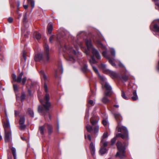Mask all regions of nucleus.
Returning <instances> with one entry per match:
<instances>
[{
	"mask_svg": "<svg viewBox=\"0 0 159 159\" xmlns=\"http://www.w3.org/2000/svg\"><path fill=\"white\" fill-rule=\"evenodd\" d=\"M85 43L87 47V50H85L84 52L88 57V56L91 57V58L89 60V61L93 67V70L98 75V76L103 81H105L106 78L104 76L100 75L97 68L93 66L94 64L97 62L95 59L94 57H95L98 59H100L101 58L99 52L93 46L91 40L90 39L87 38L85 39Z\"/></svg>",
	"mask_w": 159,
	"mask_h": 159,
	"instance_id": "f257e3e1",
	"label": "nucleus"
},
{
	"mask_svg": "<svg viewBox=\"0 0 159 159\" xmlns=\"http://www.w3.org/2000/svg\"><path fill=\"white\" fill-rule=\"evenodd\" d=\"M39 73L40 74L42 82L44 83V88L46 93L44 98L45 101V104H44V101L42 99H40V101L43 104L44 108L42 106H39L38 107V111L39 113H42L45 111H48L50 106V102L49 101L50 98L49 95L48 93V85L49 83V76L46 74L43 71L41 70Z\"/></svg>",
	"mask_w": 159,
	"mask_h": 159,
	"instance_id": "f03ea898",
	"label": "nucleus"
},
{
	"mask_svg": "<svg viewBox=\"0 0 159 159\" xmlns=\"http://www.w3.org/2000/svg\"><path fill=\"white\" fill-rule=\"evenodd\" d=\"M115 118L118 122V125L117 127L118 131L121 133H118L116 135V137H120L124 139L128 140L129 139L128 132L127 128L124 126H120L119 123L122 120L121 115L119 113H115L114 114Z\"/></svg>",
	"mask_w": 159,
	"mask_h": 159,
	"instance_id": "7ed1b4c3",
	"label": "nucleus"
},
{
	"mask_svg": "<svg viewBox=\"0 0 159 159\" xmlns=\"http://www.w3.org/2000/svg\"><path fill=\"white\" fill-rule=\"evenodd\" d=\"M63 50L67 54L65 56L66 59L74 63L75 61V58L78 56L79 52H76L68 43L64 45Z\"/></svg>",
	"mask_w": 159,
	"mask_h": 159,
	"instance_id": "20e7f679",
	"label": "nucleus"
},
{
	"mask_svg": "<svg viewBox=\"0 0 159 159\" xmlns=\"http://www.w3.org/2000/svg\"><path fill=\"white\" fill-rule=\"evenodd\" d=\"M44 54L43 56L42 54H38L34 56V60L35 61H42L45 63L48 62L49 60V47L48 44H45L44 45Z\"/></svg>",
	"mask_w": 159,
	"mask_h": 159,
	"instance_id": "39448f33",
	"label": "nucleus"
},
{
	"mask_svg": "<svg viewBox=\"0 0 159 159\" xmlns=\"http://www.w3.org/2000/svg\"><path fill=\"white\" fill-rule=\"evenodd\" d=\"M128 145L127 142L122 143L120 141L116 143V146L118 151L116 153V157H119L120 159H124L126 157L125 154V150Z\"/></svg>",
	"mask_w": 159,
	"mask_h": 159,
	"instance_id": "423d86ee",
	"label": "nucleus"
},
{
	"mask_svg": "<svg viewBox=\"0 0 159 159\" xmlns=\"http://www.w3.org/2000/svg\"><path fill=\"white\" fill-rule=\"evenodd\" d=\"M99 117L98 116H94L91 117L90 121L92 125V126L88 125L86 126L87 131L89 132H92L93 133H97L99 130V126L97 125L98 122Z\"/></svg>",
	"mask_w": 159,
	"mask_h": 159,
	"instance_id": "0eeeda50",
	"label": "nucleus"
},
{
	"mask_svg": "<svg viewBox=\"0 0 159 159\" xmlns=\"http://www.w3.org/2000/svg\"><path fill=\"white\" fill-rule=\"evenodd\" d=\"M27 19V16L26 14H25L24 16L23 19V23L24 26L21 28L22 34L25 38L28 37V35L30 34V31H28L26 29L28 28V25L27 24L26 20Z\"/></svg>",
	"mask_w": 159,
	"mask_h": 159,
	"instance_id": "6e6552de",
	"label": "nucleus"
},
{
	"mask_svg": "<svg viewBox=\"0 0 159 159\" xmlns=\"http://www.w3.org/2000/svg\"><path fill=\"white\" fill-rule=\"evenodd\" d=\"M100 67L102 69L103 72L107 74H109L112 78H115L117 77V75L116 73L115 72L107 69L106 65L101 64Z\"/></svg>",
	"mask_w": 159,
	"mask_h": 159,
	"instance_id": "1a4fd4ad",
	"label": "nucleus"
},
{
	"mask_svg": "<svg viewBox=\"0 0 159 159\" xmlns=\"http://www.w3.org/2000/svg\"><path fill=\"white\" fill-rule=\"evenodd\" d=\"M106 79H105V80L104 81L105 82L104 87L106 90V91L104 93L107 96H111L112 93V88L109 84L106 81Z\"/></svg>",
	"mask_w": 159,
	"mask_h": 159,
	"instance_id": "9d476101",
	"label": "nucleus"
},
{
	"mask_svg": "<svg viewBox=\"0 0 159 159\" xmlns=\"http://www.w3.org/2000/svg\"><path fill=\"white\" fill-rule=\"evenodd\" d=\"M25 118L24 116H20L19 121V128L21 130L25 129L26 125L25 124Z\"/></svg>",
	"mask_w": 159,
	"mask_h": 159,
	"instance_id": "9b49d317",
	"label": "nucleus"
},
{
	"mask_svg": "<svg viewBox=\"0 0 159 159\" xmlns=\"http://www.w3.org/2000/svg\"><path fill=\"white\" fill-rule=\"evenodd\" d=\"M6 116H7L6 122H3V125L4 129L5 132L11 131L10 126L9 120L7 114H6Z\"/></svg>",
	"mask_w": 159,
	"mask_h": 159,
	"instance_id": "f8f14e48",
	"label": "nucleus"
},
{
	"mask_svg": "<svg viewBox=\"0 0 159 159\" xmlns=\"http://www.w3.org/2000/svg\"><path fill=\"white\" fill-rule=\"evenodd\" d=\"M23 75V72H21V73L19 74L16 79V82L18 83H20L21 81H22V84L24 85L26 81V77H24L22 79V76Z\"/></svg>",
	"mask_w": 159,
	"mask_h": 159,
	"instance_id": "ddd939ff",
	"label": "nucleus"
},
{
	"mask_svg": "<svg viewBox=\"0 0 159 159\" xmlns=\"http://www.w3.org/2000/svg\"><path fill=\"white\" fill-rule=\"evenodd\" d=\"M11 139V131L5 132V140L6 142H10Z\"/></svg>",
	"mask_w": 159,
	"mask_h": 159,
	"instance_id": "4468645a",
	"label": "nucleus"
},
{
	"mask_svg": "<svg viewBox=\"0 0 159 159\" xmlns=\"http://www.w3.org/2000/svg\"><path fill=\"white\" fill-rule=\"evenodd\" d=\"M101 116L103 118L102 123L103 125L105 126H107L109 125V123L107 120V116L104 113L102 114Z\"/></svg>",
	"mask_w": 159,
	"mask_h": 159,
	"instance_id": "2eb2a0df",
	"label": "nucleus"
},
{
	"mask_svg": "<svg viewBox=\"0 0 159 159\" xmlns=\"http://www.w3.org/2000/svg\"><path fill=\"white\" fill-rule=\"evenodd\" d=\"M73 43L76 49H78L79 47H80L81 48H83L82 46V43L80 41L77 40H76L75 42H73Z\"/></svg>",
	"mask_w": 159,
	"mask_h": 159,
	"instance_id": "dca6fc26",
	"label": "nucleus"
},
{
	"mask_svg": "<svg viewBox=\"0 0 159 159\" xmlns=\"http://www.w3.org/2000/svg\"><path fill=\"white\" fill-rule=\"evenodd\" d=\"M89 148L91 155L92 156H93L95 154V146L93 143H91L89 146Z\"/></svg>",
	"mask_w": 159,
	"mask_h": 159,
	"instance_id": "f3484780",
	"label": "nucleus"
},
{
	"mask_svg": "<svg viewBox=\"0 0 159 159\" xmlns=\"http://www.w3.org/2000/svg\"><path fill=\"white\" fill-rule=\"evenodd\" d=\"M110 96H111L106 95L104 93V96L101 100V101L104 103L107 104L110 101V100L108 99L107 97H110Z\"/></svg>",
	"mask_w": 159,
	"mask_h": 159,
	"instance_id": "a211bd4d",
	"label": "nucleus"
},
{
	"mask_svg": "<svg viewBox=\"0 0 159 159\" xmlns=\"http://www.w3.org/2000/svg\"><path fill=\"white\" fill-rule=\"evenodd\" d=\"M59 66H58L57 69L55 71V76H57L58 74L59 71H61V74H62L63 72V69L62 67V64L61 63H59Z\"/></svg>",
	"mask_w": 159,
	"mask_h": 159,
	"instance_id": "6ab92c4d",
	"label": "nucleus"
},
{
	"mask_svg": "<svg viewBox=\"0 0 159 159\" xmlns=\"http://www.w3.org/2000/svg\"><path fill=\"white\" fill-rule=\"evenodd\" d=\"M133 101H135L138 99V97L137 95L136 90H134L133 92V96L131 98Z\"/></svg>",
	"mask_w": 159,
	"mask_h": 159,
	"instance_id": "aec40b11",
	"label": "nucleus"
},
{
	"mask_svg": "<svg viewBox=\"0 0 159 159\" xmlns=\"http://www.w3.org/2000/svg\"><path fill=\"white\" fill-rule=\"evenodd\" d=\"M47 29L48 33L50 34H51L53 30L52 25L49 23L48 25Z\"/></svg>",
	"mask_w": 159,
	"mask_h": 159,
	"instance_id": "412c9836",
	"label": "nucleus"
},
{
	"mask_svg": "<svg viewBox=\"0 0 159 159\" xmlns=\"http://www.w3.org/2000/svg\"><path fill=\"white\" fill-rule=\"evenodd\" d=\"M11 150L12 151V153L14 159H16V148L13 147H12L11 148Z\"/></svg>",
	"mask_w": 159,
	"mask_h": 159,
	"instance_id": "4be33fe9",
	"label": "nucleus"
},
{
	"mask_svg": "<svg viewBox=\"0 0 159 159\" xmlns=\"http://www.w3.org/2000/svg\"><path fill=\"white\" fill-rule=\"evenodd\" d=\"M34 38L39 40L41 38V34L37 32H35L34 34Z\"/></svg>",
	"mask_w": 159,
	"mask_h": 159,
	"instance_id": "5701e85b",
	"label": "nucleus"
},
{
	"mask_svg": "<svg viewBox=\"0 0 159 159\" xmlns=\"http://www.w3.org/2000/svg\"><path fill=\"white\" fill-rule=\"evenodd\" d=\"M48 127V132L49 134H50L52 132V128L51 125L49 124H47Z\"/></svg>",
	"mask_w": 159,
	"mask_h": 159,
	"instance_id": "b1692460",
	"label": "nucleus"
},
{
	"mask_svg": "<svg viewBox=\"0 0 159 159\" xmlns=\"http://www.w3.org/2000/svg\"><path fill=\"white\" fill-rule=\"evenodd\" d=\"M28 112L29 115L31 117H34V113L33 110L32 109L30 108H29L28 109Z\"/></svg>",
	"mask_w": 159,
	"mask_h": 159,
	"instance_id": "393cba45",
	"label": "nucleus"
},
{
	"mask_svg": "<svg viewBox=\"0 0 159 159\" xmlns=\"http://www.w3.org/2000/svg\"><path fill=\"white\" fill-rule=\"evenodd\" d=\"M108 143L107 142L105 139H102L101 142V144L104 147H105L107 145Z\"/></svg>",
	"mask_w": 159,
	"mask_h": 159,
	"instance_id": "a878e982",
	"label": "nucleus"
},
{
	"mask_svg": "<svg viewBox=\"0 0 159 159\" xmlns=\"http://www.w3.org/2000/svg\"><path fill=\"white\" fill-rule=\"evenodd\" d=\"M153 28L156 32H159V26L157 24H155L153 25Z\"/></svg>",
	"mask_w": 159,
	"mask_h": 159,
	"instance_id": "bb28decb",
	"label": "nucleus"
},
{
	"mask_svg": "<svg viewBox=\"0 0 159 159\" xmlns=\"http://www.w3.org/2000/svg\"><path fill=\"white\" fill-rule=\"evenodd\" d=\"M95 102H94L93 100H89L88 101L87 106L88 107L89 106V105L91 106H93Z\"/></svg>",
	"mask_w": 159,
	"mask_h": 159,
	"instance_id": "cd10ccee",
	"label": "nucleus"
},
{
	"mask_svg": "<svg viewBox=\"0 0 159 159\" xmlns=\"http://www.w3.org/2000/svg\"><path fill=\"white\" fill-rule=\"evenodd\" d=\"M107 151V149L105 148H102L100 150V152L101 154H104Z\"/></svg>",
	"mask_w": 159,
	"mask_h": 159,
	"instance_id": "c85d7f7f",
	"label": "nucleus"
},
{
	"mask_svg": "<svg viewBox=\"0 0 159 159\" xmlns=\"http://www.w3.org/2000/svg\"><path fill=\"white\" fill-rule=\"evenodd\" d=\"M97 43L99 45L101 48L103 49H107L106 47L104 46L101 42L99 40L97 41Z\"/></svg>",
	"mask_w": 159,
	"mask_h": 159,
	"instance_id": "c756f323",
	"label": "nucleus"
},
{
	"mask_svg": "<svg viewBox=\"0 0 159 159\" xmlns=\"http://www.w3.org/2000/svg\"><path fill=\"white\" fill-rule=\"evenodd\" d=\"M25 93L24 92H22L21 93V95L20 97V100L21 102H23L25 98Z\"/></svg>",
	"mask_w": 159,
	"mask_h": 159,
	"instance_id": "7c9ffc66",
	"label": "nucleus"
},
{
	"mask_svg": "<svg viewBox=\"0 0 159 159\" xmlns=\"http://www.w3.org/2000/svg\"><path fill=\"white\" fill-rule=\"evenodd\" d=\"M44 126H41L39 127V130L40 134H44Z\"/></svg>",
	"mask_w": 159,
	"mask_h": 159,
	"instance_id": "2f4dec72",
	"label": "nucleus"
},
{
	"mask_svg": "<svg viewBox=\"0 0 159 159\" xmlns=\"http://www.w3.org/2000/svg\"><path fill=\"white\" fill-rule=\"evenodd\" d=\"M89 113L88 110L86 111L85 116V120L87 122H88Z\"/></svg>",
	"mask_w": 159,
	"mask_h": 159,
	"instance_id": "473e14b6",
	"label": "nucleus"
},
{
	"mask_svg": "<svg viewBox=\"0 0 159 159\" xmlns=\"http://www.w3.org/2000/svg\"><path fill=\"white\" fill-rule=\"evenodd\" d=\"M121 96L122 97L125 99L128 100L129 98L125 96V92L123 91H121Z\"/></svg>",
	"mask_w": 159,
	"mask_h": 159,
	"instance_id": "72a5a7b5",
	"label": "nucleus"
},
{
	"mask_svg": "<svg viewBox=\"0 0 159 159\" xmlns=\"http://www.w3.org/2000/svg\"><path fill=\"white\" fill-rule=\"evenodd\" d=\"M109 63L113 66H116V64L113 62V61L110 58H108Z\"/></svg>",
	"mask_w": 159,
	"mask_h": 159,
	"instance_id": "f704fd0d",
	"label": "nucleus"
},
{
	"mask_svg": "<svg viewBox=\"0 0 159 159\" xmlns=\"http://www.w3.org/2000/svg\"><path fill=\"white\" fill-rule=\"evenodd\" d=\"M87 70V66L86 64L85 63H84V66L82 68V70L84 72H86Z\"/></svg>",
	"mask_w": 159,
	"mask_h": 159,
	"instance_id": "c9c22d12",
	"label": "nucleus"
},
{
	"mask_svg": "<svg viewBox=\"0 0 159 159\" xmlns=\"http://www.w3.org/2000/svg\"><path fill=\"white\" fill-rule=\"evenodd\" d=\"M111 55H112L114 57L115 56V51L114 48H111Z\"/></svg>",
	"mask_w": 159,
	"mask_h": 159,
	"instance_id": "e433bc0d",
	"label": "nucleus"
},
{
	"mask_svg": "<svg viewBox=\"0 0 159 159\" xmlns=\"http://www.w3.org/2000/svg\"><path fill=\"white\" fill-rule=\"evenodd\" d=\"M107 53L106 51H104L102 52L103 56L105 57L108 59L109 57L107 55Z\"/></svg>",
	"mask_w": 159,
	"mask_h": 159,
	"instance_id": "4c0bfd02",
	"label": "nucleus"
},
{
	"mask_svg": "<svg viewBox=\"0 0 159 159\" xmlns=\"http://www.w3.org/2000/svg\"><path fill=\"white\" fill-rule=\"evenodd\" d=\"M122 79L125 81H126L128 79V76L125 75L122 77Z\"/></svg>",
	"mask_w": 159,
	"mask_h": 159,
	"instance_id": "58836bf2",
	"label": "nucleus"
},
{
	"mask_svg": "<svg viewBox=\"0 0 159 159\" xmlns=\"http://www.w3.org/2000/svg\"><path fill=\"white\" fill-rule=\"evenodd\" d=\"M14 90L15 91H18V88L17 87V85L16 84H13Z\"/></svg>",
	"mask_w": 159,
	"mask_h": 159,
	"instance_id": "ea45409f",
	"label": "nucleus"
},
{
	"mask_svg": "<svg viewBox=\"0 0 159 159\" xmlns=\"http://www.w3.org/2000/svg\"><path fill=\"white\" fill-rule=\"evenodd\" d=\"M107 132L104 133L102 136V139H104L107 137Z\"/></svg>",
	"mask_w": 159,
	"mask_h": 159,
	"instance_id": "a19ab883",
	"label": "nucleus"
},
{
	"mask_svg": "<svg viewBox=\"0 0 159 159\" xmlns=\"http://www.w3.org/2000/svg\"><path fill=\"white\" fill-rule=\"evenodd\" d=\"M116 141V138H114L113 139H111V145H113L114 144L115 142Z\"/></svg>",
	"mask_w": 159,
	"mask_h": 159,
	"instance_id": "79ce46f5",
	"label": "nucleus"
},
{
	"mask_svg": "<svg viewBox=\"0 0 159 159\" xmlns=\"http://www.w3.org/2000/svg\"><path fill=\"white\" fill-rule=\"evenodd\" d=\"M12 77L14 81H16V75L15 74H13L12 75Z\"/></svg>",
	"mask_w": 159,
	"mask_h": 159,
	"instance_id": "37998d69",
	"label": "nucleus"
},
{
	"mask_svg": "<svg viewBox=\"0 0 159 159\" xmlns=\"http://www.w3.org/2000/svg\"><path fill=\"white\" fill-rule=\"evenodd\" d=\"M26 52L25 51H24L23 53V58L24 59L25 61H26Z\"/></svg>",
	"mask_w": 159,
	"mask_h": 159,
	"instance_id": "c03bdc74",
	"label": "nucleus"
},
{
	"mask_svg": "<svg viewBox=\"0 0 159 159\" xmlns=\"http://www.w3.org/2000/svg\"><path fill=\"white\" fill-rule=\"evenodd\" d=\"M54 40L53 35H51L49 38V41L51 43H52Z\"/></svg>",
	"mask_w": 159,
	"mask_h": 159,
	"instance_id": "a18cd8bd",
	"label": "nucleus"
},
{
	"mask_svg": "<svg viewBox=\"0 0 159 159\" xmlns=\"http://www.w3.org/2000/svg\"><path fill=\"white\" fill-rule=\"evenodd\" d=\"M85 139H86L87 138H88V139L90 140V141H91V137L90 136V135H89V134H88L87 136V137L85 135Z\"/></svg>",
	"mask_w": 159,
	"mask_h": 159,
	"instance_id": "49530a36",
	"label": "nucleus"
},
{
	"mask_svg": "<svg viewBox=\"0 0 159 159\" xmlns=\"http://www.w3.org/2000/svg\"><path fill=\"white\" fill-rule=\"evenodd\" d=\"M13 20V19L11 17H9L8 19V22L10 23H11L12 22Z\"/></svg>",
	"mask_w": 159,
	"mask_h": 159,
	"instance_id": "de8ad7c7",
	"label": "nucleus"
},
{
	"mask_svg": "<svg viewBox=\"0 0 159 159\" xmlns=\"http://www.w3.org/2000/svg\"><path fill=\"white\" fill-rule=\"evenodd\" d=\"M31 5L32 8H33L34 7V2L33 1H31Z\"/></svg>",
	"mask_w": 159,
	"mask_h": 159,
	"instance_id": "09e8293b",
	"label": "nucleus"
},
{
	"mask_svg": "<svg viewBox=\"0 0 159 159\" xmlns=\"http://www.w3.org/2000/svg\"><path fill=\"white\" fill-rule=\"evenodd\" d=\"M119 66H120V67H124V66L123 65L120 61H119Z\"/></svg>",
	"mask_w": 159,
	"mask_h": 159,
	"instance_id": "8fccbe9b",
	"label": "nucleus"
},
{
	"mask_svg": "<svg viewBox=\"0 0 159 159\" xmlns=\"http://www.w3.org/2000/svg\"><path fill=\"white\" fill-rule=\"evenodd\" d=\"M156 5L157 6V7H156L155 8L156 9H159V3H156Z\"/></svg>",
	"mask_w": 159,
	"mask_h": 159,
	"instance_id": "3c124183",
	"label": "nucleus"
},
{
	"mask_svg": "<svg viewBox=\"0 0 159 159\" xmlns=\"http://www.w3.org/2000/svg\"><path fill=\"white\" fill-rule=\"evenodd\" d=\"M20 1H17V7L18 8H19V7L20 5Z\"/></svg>",
	"mask_w": 159,
	"mask_h": 159,
	"instance_id": "603ef678",
	"label": "nucleus"
},
{
	"mask_svg": "<svg viewBox=\"0 0 159 159\" xmlns=\"http://www.w3.org/2000/svg\"><path fill=\"white\" fill-rule=\"evenodd\" d=\"M23 7L25 9H27L28 7V5H23Z\"/></svg>",
	"mask_w": 159,
	"mask_h": 159,
	"instance_id": "864d4df0",
	"label": "nucleus"
},
{
	"mask_svg": "<svg viewBox=\"0 0 159 159\" xmlns=\"http://www.w3.org/2000/svg\"><path fill=\"white\" fill-rule=\"evenodd\" d=\"M18 114V112L17 111H15V116H17V115Z\"/></svg>",
	"mask_w": 159,
	"mask_h": 159,
	"instance_id": "5fc2aeb1",
	"label": "nucleus"
},
{
	"mask_svg": "<svg viewBox=\"0 0 159 159\" xmlns=\"http://www.w3.org/2000/svg\"><path fill=\"white\" fill-rule=\"evenodd\" d=\"M21 139L23 140H25V138L23 137H21Z\"/></svg>",
	"mask_w": 159,
	"mask_h": 159,
	"instance_id": "6e6d98bb",
	"label": "nucleus"
},
{
	"mask_svg": "<svg viewBox=\"0 0 159 159\" xmlns=\"http://www.w3.org/2000/svg\"><path fill=\"white\" fill-rule=\"evenodd\" d=\"M28 92L30 95H31V92L30 90V89L28 90Z\"/></svg>",
	"mask_w": 159,
	"mask_h": 159,
	"instance_id": "4d7b16f0",
	"label": "nucleus"
},
{
	"mask_svg": "<svg viewBox=\"0 0 159 159\" xmlns=\"http://www.w3.org/2000/svg\"><path fill=\"white\" fill-rule=\"evenodd\" d=\"M114 106L118 108L119 107V106L118 105H115Z\"/></svg>",
	"mask_w": 159,
	"mask_h": 159,
	"instance_id": "13d9d810",
	"label": "nucleus"
},
{
	"mask_svg": "<svg viewBox=\"0 0 159 159\" xmlns=\"http://www.w3.org/2000/svg\"><path fill=\"white\" fill-rule=\"evenodd\" d=\"M154 2H156L158 1L159 0H153Z\"/></svg>",
	"mask_w": 159,
	"mask_h": 159,
	"instance_id": "bf43d9fd",
	"label": "nucleus"
},
{
	"mask_svg": "<svg viewBox=\"0 0 159 159\" xmlns=\"http://www.w3.org/2000/svg\"><path fill=\"white\" fill-rule=\"evenodd\" d=\"M91 91V93H92V94H93V93H94V92L93 91Z\"/></svg>",
	"mask_w": 159,
	"mask_h": 159,
	"instance_id": "052dcab7",
	"label": "nucleus"
},
{
	"mask_svg": "<svg viewBox=\"0 0 159 159\" xmlns=\"http://www.w3.org/2000/svg\"><path fill=\"white\" fill-rule=\"evenodd\" d=\"M49 117L50 119H51V116L50 115H49Z\"/></svg>",
	"mask_w": 159,
	"mask_h": 159,
	"instance_id": "680f3d73",
	"label": "nucleus"
},
{
	"mask_svg": "<svg viewBox=\"0 0 159 159\" xmlns=\"http://www.w3.org/2000/svg\"><path fill=\"white\" fill-rule=\"evenodd\" d=\"M79 33H78V34L77 35V36L78 37H79Z\"/></svg>",
	"mask_w": 159,
	"mask_h": 159,
	"instance_id": "e2e57ef3",
	"label": "nucleus"
},
{
	"mask_svg": "<svg viewBox=\"0 0 159 159\" xmlns=\"http://www.w3.org/2000/svg\"><path fill=\"white\" fill-rule=\"evenodd\" d=\"M151 25L150 26V29H151Z\"/></svg>",
	"mask_w": 159,
	"mask_h": 159,
	"instance_id": "0e129e2a",
	"label": "nucleus"
},
{
	"mask_svg": "<svg viewBox=\"0 0 159 159\" xmlns=\"http://www.w3.org/2000/svg\"><path fill=\"white\" fill-rule=\"evenodd\" d=\"M58 128H59V126H58Z\"/></svg>",
	"mask_w": 159,
	"mask_h": 159,
	"instance_id": "69168bd1",
	"label": "nucleus"
},
{
	"mask_svg": "<svg viewBox=\"0 0 159 159\" xmlns=\"http://www.w3.org/2000/svg\"><path fill=\"white\" fill-rule=\"evenodd\" d=\"M8 159H9V158H8Z\"/></svg>",
	"mask_w": 159,
	"mask_h": 159,
	"instance_id": "338daca9",
	"label": "nucleus"
}]
</instances>
